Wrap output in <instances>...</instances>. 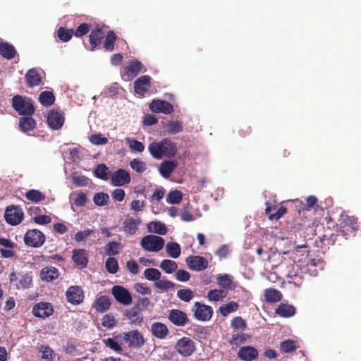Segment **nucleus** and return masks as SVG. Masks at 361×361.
Wrapping results in <instances>:
<instances>
[{
    "instance_id": "nucleus-37",
    "label": "nucleus",
    "mask_w": 361,
    "mask_h": 361,
    "mask_svg": "<svg viewBox=\"0 0 361 361\" xmlns=\"http://www.w3.org/2000/svg\"><path fill=\"white\" fill-rule=\"evenodd\" d=\"M25 197L27 200L35 203H38L46 199V196L44 193L35 189L27 191L25 194Z\"/></svg>"
},
{
    "instance_id": "nucleus-26",
    "label": "nucleus",
    "mask_w": 361,
    "mask_h": 361,
    "mask_svg": "<svg viewBox=\"0 0 361 361\" xmlns=\"http://www.w3.org/2000/svg\"><path fill=\"white\" fill-rule=\"evenodd\" d=\"M152 335L159 339H164L168 336L169 331L166 324L161 322H154L151 326Z\"/></svg>"
},
{
    "instance_id": "nucleus-7",
    "label": "nucleus",
    "mask_w": 361,
    "mask_h": 361,
    "mask_svg": "<svg viewBox=\"0 0 361 361\" xmlns=\"http://www.w3.org/2000/svg\"><path fill=\"white\" fill-rule=\"evenodd\" d=\"M174 348L183 357H189L195 351V342L189 337L184 336L176 342Z\"/></svg>"
},
{
    "instance_id": "nucleus-9",
    "label": "nucleus",
    "mask_w": 361,
    "mask_h": 361,
    "mask_svg": "<svg viewBox=\"0 0 361 361\" xmlns=\"http://www.w3.org/2000/svg\"><path fill=\"white\" fill-rule=\"evenodd\" d=\"M142 68L143 65L140 61L132 60L123 68L121 73V77L125 81H130L136 77Z\"/></svg>"
},
{
    "instance_id": "nucleus-3",
    "label": "nucleus",
    "mask_w": 361,
    "mask_h": 361,
    "mask_svg": "<svg viewBox=\"0 0 361 361\" xmlns=\"http://www.w3.org/2000/svg\"><path fill=\"white\" fill-rule=\"evenodd\" d=\"M338 224L340 226L338 233L343 236L353 235L359 228L357 219L354 216H349L345 212H342L340 215Z\"/></svg>"
},
{
    "instance_id": "nucleus-51",
    "label": "nucleus",
    "mask_w": 361,
    "mask_h": 361,
    "mask_svg": "<svg viewBox=\"0 0 361 361\" xmlns=\"http://www.w3.org/2000/svg\"><path fill=\"white\" fill-rule=\"evenodd\" d=\"M105 268L110 274H116L119 269L117 259L114 257H109L105 262Z\"/></svg>"
},
{
    "instance_id": "nucleus-32",
    "label": "nucleus",
    "mask_w": 361,
    "mask_h": 361,
    "mask_svg": "<svg viewBox=\"0 0 361 361\" xmlns=\"http://www.w3.org/2000/svg\"><path fill=\"white\" fill-rule=\"evenodd\" d=\"M35 126L36 122L31 116H25L19 119V127L24 133L32 130Z\"/></svg>"
},
{
    "instance_id": "nucleus-56",
    "label": "nucleus",
    "mask_w": 361,
    "mask_h": 361,
    "mask_svg": "<svg viewBox=\"0 0 361 361\" xmlns=\"http://www.w3.org/2000/svg\"><path fill=\"white\" fill-rule=\"evenodd\" d=\"M90 142L94 145H103L108 143V139L101 133L92 134L89 137Z\"/></svg>"
},
{
    "instance_id": "nucleus-50",
    "label": "nucleus",
    "mask_w": 361,
    "mask_h": 361,
    "mask_svg": "<svg viewBox=\"0 0 361 361\" xmlns=\"http://www.w3.org/2000/svg\"><path fill=\"white\" fill-rule=\"evenodd\" d=\"M177 296L180 300L189 302L194 298L195 295L192 290L183 288L178 290Z\"/></svg>"
},
{
    "instance_id": "nucleus-23",
    "label": "nucleus",
    "mask_w": 361,
    "mask_h": 361,
    "mask_svg": "<svg viewBox=\"0 0 361 361\" xmlns=\"http://www.w3.org/2000/svg\"><path fill=\"white\" fill-rule=\"evenodd\" d=\"M9 278L11 282L19 281L18 283L16 284V286L18 289L28 288L30 287L32 282V276L30 275V273L24 274L20 276V279H18V274L15 272H12L11 273Z\"/></svg>"
},
{
    "instance_id": "nucleus-12",
    "label": "nucleus",
    "mask_w": 361,
    "mask_h": 361,
    "mask_svg": "<svg viewBox=\"0 0 361 361\" xmlns=\"http://www.w3.org/2000/svg\"><path fill=\"white\" fill-rule=\"evenodd\" d=\"M66 297L69 303L77 305L82 302L85 298L84 291L80 286H71L67 289Z\"/></svg>"
},
{
    "instance_id": "nucleus-55",
    "label": "nucleus",
    "mask_w": 361,
    "mask_h": 361,
    "mask_svg": "<svg viewBox=\"0 0 361 361\" xmlns=\"http://www.w3.org/2000/svg\"><path fill=\"white\" fill-rule=\"evenodd\" d=\"M109 197L104 192H97L93 197V201L97 206H104L107 204Z\"/></svg>"
},
{
    "instance_id": "nucleus-31",
    "label": "nucleus",
    "mask_w": 361,
    "mask_h": 361,
    "mask_svg": "<svg viewBox=\"0 0 361 361\" xmlns=\"http://www.w3.org/2000/svg\"><path fill=\"white\" fill-rule=\"evenodd\" d=\"M142 312L137 310L134 307L130 310H127L125 316L129 319L133 324L135 325H140L143 322V317L141 314Z\"/></svg>"
},
{
    "instance_id": "nucleus-47",
    "label": "nucleus",
    "mask_w": 361,
    "mask_h": 361,
    "mask_svg": "<svg viewBox=\"0 0 361 361\" xmlns=\"http://www.w3.org/2000/svg\"><path fill=\"white\" fill-rule=\"evenodd\" d=\"M145 277L149 281H157L160 279L161 273L155 268H147L144 271Z\"/></svg>"
},
{
    "instance_id": "nucleus-21",
    "label": "nucleus",
    "mask_w": 361,
    "mask_h": 361,
    "mask_svg": "<svg viewBox=\"0 0 361 361\" xmlns=\"http://www.w3.org/2000/svg\"><path fill=\"white\" fill-rule=\"evenodd\" d=\"M104 26L99 24L95 25L92 29H91L90 34L89 35V40L90 45H100L102 39L105 36V32L104 30Z\"/></svg>"
},
{
    "instance_id": "nucleus-61",
    "label": "nucleus",
    "mask_w": 361,
    "mask_h": 361,
    "mask_svg": "<svg viewBox=\"0 0 361 361\" xmlns=\"http://www.w3.org/2000/svg\"><path fill=\"white\" fill-rule=\"evenodd\" d=\"M218 284L224 288H230L232 280L228 274L219 275L217 277Z\"/></svg>"
},
{
    "instance_id": "nucleus-33",
    "label": "nucleus",
    "mask_w": 361,
    "mask_h": 361,
    "mask_svg": "<svg viewBox=\"0 0 361 361\" xmlns=\"http://www.w3.org/2000/svg\"><path fill=\"white\" fill-rule=\"evenodd\" d=\"M264 299L267 302L274 303L282 299L281 293L275 288H267L264 292Z\"/></svg>"
},
{
    "instance_id": "nucleus-48",
    "label": "nucleus",
    "mask_w": 361,
    "mask_h": 361,
    "mask_svg": "<svg viewBox=\"0 0 361 361\" xmlns=\"http://www.w3.org/2000/svg\"><path fill=\"white\" fill-rule=\"evenodd\" d=\"M226 293L224 290L212 289L207 293V298L211 301H219L226 298Z\"/></svg>"
},
{
    "instance_id": "nucleus-40",
    "label": "nucleus",
    "mask_w": 361,
    "mask_h": 361,
    "mask_svg": "<svg viewBox=\"0 0 361 361\" xmlns=\"http://www.w3.org/2000/svg\"><path fill=\"white\" fill-rule=\"evenodd\" d=\"M109 173V168L104 164H99L97 165L94 169V176L104 180H108Z\"/></svg>"
},
{
    "instance_id": "nucleus-60",
    "label": "nucleus",
    "mask_w": 361,
    "mask_h": 361,
    "mask_svg": "<svg viewBox=\"0 0 361 361\" xmlns=\"http://www.w3.org/2000/svg\"><path fill=\"white\" fill-rule=\"evenodd\" d=\"M116 324V319L111 314H105L102 319V326L107 329L113 328Z\"/></svg>"
},
{
    "instance_id": "nucleus-58",
    "label": "nucleus",
    "mask_w": 361,
    "mask_h": 361,
    "mask_svg": "<svg viewBox=\"0 0 361 361\" xmlns=\"http://www.w3.org/2000/svg\"><path fill=\"white\" fill-rule=\"evenodd\" d=\"M104 343L106 346L109 347L111 350L120 353L122 351V348L119 343L112 338H108L103 340Z\"/></svg>"
},
{
    "instance_id": "nucleus-28",
    "label": "nucleus",
    "mask_w": 361,
    "mask_h": 361,
    "mask_svg": "<svg viewBox=\"0 0 361 361\" xmlns=\"http://www.w3.org/2000/svg\"><path fill=\"white\" fill-rule=\"evenodd\" d=\"M59 276V270L51 266L44 267L40 271V278L42 281L51 282Z\"/></svg>"
},
{
    "instance_id": "nucleus-34",
    "label": "nucleus",
    "mask_w": 361,
    "mask_h": 361,
    "mask_svg": "<svg viewBox=\"0 0 361 361\" xmlns=\"http://www.w3.org/2000/svg\"><path fill=\"white\" fill-rule=\"evenodd\" d=\"M276 313L283 317H289L295 314V309L291 305L281 304L276 310Z\"/></svg>"
},
{
    "instance_id": "nucleus-29",
    "label": "nucleus",
    "mask_w": 361,
    "mask_h": 361,
    "mask_svg": "<svg viewBox=\"0 0 361 361\" xmlns=\"http://www.w3.org/2000/svg\"><path fill=\"white\" fill-rule=\"evenodd\" d=\"M293 202L295 204L296 207H300L298 212V213H300L301 211H304L305 209L310 210L312 208L314 207L317 203V198L314 195L308 196L306 198V207L302 201L298 199L293 200Z\"/></svg>"
},
{
    "instance_id": "nucleus-8",
    "label": "nucleus",
    "mask_w": 361,
    "mask_h": 361,
    "mask_svg": "<svg viewBox=\"0 0 361 361\" xmlns=\"http://www.w3.org/2000/svg\"><path fill=\"white\" fill-rule=\"evenodd\" d=\"M4 217L7 224L17 226L23 221L24 213L19 207L10 205L6 208Z\"/></svg>"
},
{
    "instance_id": "nucleus-11",
    "label": "nucleus",
    "mask_w": 361,
    "mask_h": 361,
    "mask_svg": "<svg viewBox=\"0 0 361 361\" xmlns=\"http://www.w3.org/2000/svg\"><path fill=\"white\" fill-rule=\"evenodd\" d=\"M111 293L116 300L123 305H129L132 302L130 291L121 286H114Z\"/></svg>"
},
{
    "instance_id": "nucleus-2",
    "label": "nucleus",
    "mask_w": 361,
    "mask_h": 361,
    "mask_svg": "<svg viewBox=\"0 0 361 361\" xmlns=\"http://www.w3.org/2000/svg\"><path fill=\"white\" fill-rule=\"evenodd\" d=\"M11 104L13 109L21 116H32L35 111L32 99L22 95L13 96Z\"/></svg>"
},
{
    "instance_id": "nucleus-62",
    "label": "nucleus",
    "mask_w": 361,
    "mask_h": 361,
    "mask_svg": "<svg viewBox=\"0 0 361 361\" xmlns=\"http://www.w3.org/2000/svg\"><path fill=\"white\" fill-rule=\"evenodd\" d=\"M94 231L92 229H87L81 231H78L75 235V240L77 242H82L87 239L90 235L94 234Z\"/></svg>"
},
{
    "instance_id": "nucleus-24",
    "label": "nucleus",
    "mask_w": 361,
    "mask_h": 361,
    "mask_svg": "<svg viewBox=\"0 0 361 361\" xmlns=\"http://www.w3.org/2000/svg\"><path fill=\"white\" fill-rule=\"evenodd\" d=\"M177 166L178 162L176 160H165L159 165V171L162 177L168 178Z\"/></svg>"
},
{
    "instance_id": "nucleus-16",
    "label": "nucleus",
    "mask_w": 361,
    "mask_h": 361,
    "mask_svg": "<svg viewBox=\"0 0 361 361\" xmlns=\"http://www.w3.org/2000/svg\"><path fill=\"white\" fill-rule=\"evenodd\" d=\"M32 312L36 317L46 318L53 314L54 309L51 303L39 302L33 306Z\"/></svg>"
},
{
    "instance_id": "nucleus-39",
    "label": "nucleus",
    "mask_w": 361,
    "mask_h": 361,
    "mask_svg": "<svg viewBox=\"0 0 361 361\" xmlns=\"http://www.w3.org/2000/svg\"><path fill=\"white\" fill-rule=\"evenodd\" d=\"M239 308V304L231 301L227 304H224L219 307V312L223 317L228 316L230 313L237 311Z\"/></svg>"
},
{
    "instance_id": "nucleus-6",
    "label": "nucleus",
    "mask_w": 361,
    "mask_h": 361,
    "mask_svg": "<svg viewBox=\"0 0 361 361\" xmlns=\"http://www.w3.org/2000/svg\"><path fill=\"white\" fill-rule=\"evenodd\" d=\"M45 240V235L38 229L29 230L24 235V243L28 247H39Z\"/></svg>"
},
{
    "instance_id": "nucleus-45",
    "label": "nucleus",
    "mask_w": 361,
    "mask_h": 361,
    "mask_svg": "<svg viewBox=\"0 0 361 361\" xmlns=\"http://www.w3.org/2000/svg\"><path fill=\"white\" fill-rule=\"evenodd\" d=\"M296 342L293 340L288 339L281 343L280 350L285 353H290L297 349Z\"/></svg>"
},
{
    "instance_id": "nucleus-64",
    "label": "nucleus",
    "mask_w": 361,
    "mask_h": 361,
    "mask_svg": "<svg viewBox=\"0 0 361 361\" xmlns=\"http://www.w3.org/2000/svg\"><path fill=\"white\" fill-rule=\"evenodd\" d=\"M150 300L148 298H140L134 305V307L140 312H142L143 310L147 309Z\"/></svg>"
},
{
    "instance_id": "nucleus-43",
    "label": "nucleus",
    "mask_w": 361,
    "mask_h": 361,
    "mask_svg": "<svg viewBox=\"0 0 361 361\" xmlns=\"http://www.w3.org/2000/svg\"><path fill=\"white\" fill-rule=\"evenodd\" d=\"M39 352L41 353L42 358L45 361H54L55 354L53 350L49 345H42L39 347Z\"/></svg>"
},
{
    "instance_id": "nucleus-5",
    "label": "nucleus",
    "mask_w": 361,
    "mask_h": 361,
    "mask_svg": "<svg viewBox=\"0 0 361 361\" xmlns=\"http://www.w3.org/2000/svg\"><path fill=\"white\" fill-rule=\"evenodd\" d=\"M191 312L195 319L201 322H207L211 319L213 315V309L211 306L195 302L191 307Z\"/></svg>"
},
{
    "instance_id": "nucleus-10",
    "label": "nucleus",
    "mask_w": 361,
    "mask_h": 361,
    "mask_svg": "<svg viewBox=\"0 0 361 361\" xmlns=\"http://www.w3.org/2000/svg\"><path fill=\"white\" fill-rule=\"evenodd\" d=\"M123 338L128 347L133 348H140L145 343L143 335L138 330H131L125 332Z\"/></svg>"
},
{
    "instance_id": "nucleus-42",
    "label": "nucleus",
    "mask_w": 361,
    "mask_h": 361,
    "mask_svg": "<svg viewBox=\"0 0 361 361\" xmlns=\"http://www.w3.org/2000/svg\"><path fill=\"white\" fill-rule=\"evenodd\" d=\"M39 102L44 106H51L55 101L53 92L49 91L42 92L39 96Z\"/></svg>"
},
{
    "instance_id": "nucleus-30",
    "label": "nucleus",
    "mask_w": 361,
    "mask_h": 361,
    "mask_svg": "<svg viewBox=\"0 0 361 361\" xmlns=\"http://www.w3.org/2000/svg\"><path fill=\"white\" fill-rule=\"evenodd\" d=\"M140 220H136L133 218H127L123 221V231L128 235H134L137 231V226L140 224Z\"/></svg>"
},
{
    "instance_id": "nucleus-44",
    "label": "nucleus",
    "mask_w": 361,
    "mask_h": 361,
    "mask_svg": "<svg viewBox=\"0 0 361 361\" xmlns=\"http://www.w3.org/2000/svg\"><path fill=\"white\" fill-rule=\"evenodd\" d=\"M73 36V29H66L63 27H60L57 30V37L63 42H67Z\"/></svg>"
},
{
    "instance_id": "nucleus-22",
    "label": "nucleus",
    "mask_w": 361,
    "mask_h": 361,
    "mask_svg": "<svg viewBox=\"0 0 361 361\" xmlns=\"http://www.w3.org/2000/svg\"><path fill=\"white\" fill-rule=\"evenodd\" d=\"M258 355L257 350L250 345L240 348L238 353V357L243 361H252L257 358Z\"/></svg>"
},
{
    "instance_id": "nucleus-52",
    "label": "nucleus",
    "mask_w": 361,
    "mask_h": 361,
    "mask_svg": "<svg viewBox=\"0 0 361 361\" xmlns=\"http://www.w3.org/2000/svg\"><path fill=\"white\" fill-rule=\"evenodd\" d=\"M16 54L15 47H0V55L4 59H12Z\"/></svg>"
},
{
    "instance_id": "nucleus-4",
    "label": "nucleus",
    "mask_w": 361,
    "mask_h": 361,
    "mask_svg": "<svg viewBox=\"0 0 361 361\" xmlns=\"http://www.w3.org/2000/svg\"><path fill=\"white\" fill-rule=\"evenodd\" d=\"M164 244V239L155 235H145L140 242L142 248L147 252H159L163 249Z\"/></svg>"
},
{
    "instance_id": "nucleus-49",
    "label": "nucleus",
    "mask_w": 361,
    "mask_h": 361,
    "mask_svg": "<svg viewBox=\"0 0 361 361\" xmlns=\"http://www.w3.org/2000/svg\"><path fill=\"white\" fill-rule=\"evenodd\" d=\"M182 199V192L177 190L170 191L166 196V202L169 204H178Z\"/></svg>"
},
{
    "instance_id": "nucleus-59",
    "label": "nucleus",
    "mask_w": 361,
    "mask_h": 361,
    "mask_svg": "<svg viewBox=\"0 0 361 361\" xmlns=\"http://www.w3.org/2000/svg\"><path fill=\"white\" fill-rule=\"evenodd\" d=\"M119 246H120V243H118L117 242H115V241L109 242L106 245V247H105L106 254L108 255H117L119 252V251H118Z\"/></svg>"
},
{
    "instance_id": "nucleus-46",
    "label": "nucleus",
    "mask_w": 361,
    "mask_h": 361,
    "mask_svg": "<svg viewBox=\"0 0 361 361\" xmlns=\"http://www.w3.org/2000/svg\"><path fill=\"white\" fill-rule=\"evenodd\" d=\"M231 327L234 331H243L247 328V323L241 317H235L231 320Z\"/></svg>"
},
{
    "instance_id": "nucleus-19",
    "label": "nucleus",
    "mask_w": 361,
    "mask_h": 361,
    "mask_svg": "<svg viewBox=\"0 0 361 361\" xmlns=\"http://www.w3.org/2000/svg\"><path fill=\"white\" fill-rule=\"evenodd\" d=\"M47 124L54 130L60 129L64 123V116L61 112L51 110L47 115Z\"/></svg>"
},
{
    "instance_id": "nucleus-27",
    "label": "nucleus",
    "mask_w": 361,
    "mask_h": 361,
    "mask_svg": "<svg viewBox=\"0 0 361 361\" xmlns=\"http://www.w3.org/2000/svg\"><path fill=\"white\" fill-rule=\"evenodd\" d=\"M111 305V300L107 295H101L95 300L92 307L97 312L102 313L109 310Z\"/></svg>"
},
{
    "instance_id": "nucleus-63",
    "label": "nucleus",
    "mask_w": 361,
    "mask_h": 361,
    "mask_svg": "<svg viewBox=\"0 0 361 361\" xmlns=\"http://www.w3.org/2000/svg\"><path fill=\"white\" fill-rule=\"evenodd\" d=\"M176 279L181 282H186L190 279V274L184 269H178L176 271Z\"/></svg>"
},
{
    "instance_id": "nucleus-35",
    "label": "nucleus",
    "mask_w": 361,
    "mask_h": 361,
    "mask_svg": "<svg viewBox=\"0 0 361 361\" xmlns=\"http://www.w3.org/2000/svg\"><path fill=\"white\" fill-rule=\"evenodd\" d=\"M147 228L150 233L159 235H165L167 233L166 225L160 221H152L148 224Z\"/></svg>"
},
{
    "instance_id": "nucleus-13",
    "label": "nucleus",
    "mask_w": 361,
    "mask_h": 361,
    "mask_svg": "<svg viewBox=\"0 0 361 361\" xmlns=\"http://www.w3.org/2000/svg\"><path fill=\"white\" fill-rule=\"evenodd\" d=\"M168 319L176 326H185L190 322L187 314L178 309L171 310L169 312Z\"/></svg>"
},
{
    "instance_id": "nucleus-15",
    "label": "nucleus",
    "mask_w": 361,
    "mask_h": 361,
    "mask_svg": "<svg viewBox=\"0 0 361 361\" xmlns=\"http://www.w3.org/2000/svg\"><path fill=\"white\" fill-rule=\"evenodd\" d=\"M188 267L196 271L204 270L208 267V261L204 257L197 255H190L185 259Z\"/></svg>"
},
{
    "instance_id": "nucleus-36",
    "label": "nucleus",
    "mask_w": 361,
    "mask_h": 361,
    "mask_svg": "<svg viewBox=\"0 0 361 361\" xmlns=\"http://www.w3.org/2000/svg\"><path fill=\"white\" fill-rule=\"evenodd\" d=\"M169 134H177L183 130V123L178 121H169L164 125Z\"/></svg>"
},
{
    "instance_id": "nucleus-54",
    "label": "nucleus",
    "mask_w": 361,
    "mask_h": 361,
    "mask_svg": "<svg viewBox=\"0 0 361 361\" xmlns=\"http://www.w3.org/2000/svg\"><path fill=\"white\" fill-rule=\"evenodd\" d=\"M174 283L169 280H159L154 283V286L162 291H167L168 290L173 288Z\"/></svg>"
},
{
    "instance_id": "nucleus-20",
    "label": "nucleus",
    "mask_w": 361,
    "mask_h": 361,
    "mask_svg": "<svg viewBox=\"0 0 361 361\" xmlns=\"http://www.w3.org/2000/svg\"><path fill=\"white\" fill-rule=\"evenodd\" d=\"M72 259L78 268L83 269L88 264V253L84 249H75L73 250Z\"/></svg>"
},
{
    "instance_id": "nucleus-14",
    "label": "nucleus",
    "mask_w": 361,
    "mask_h": 361,
    "mask_svg": "<svg viewBox=\"0 0 361 361\" xmlns=\"http://www.w3.org/2000/svg\"><path fill=\"white\" fill-rule=\"evenodd\" d=\"M130 180V173L126 169H119L111 176V181L114 186H124L129 184Z\"/></svg>"
},
{
    "instance_id": "nucleus-18",
    "label": "nucleus",
    "mask_w": 361,
    "mask_h": 361,
    "mask_svg": "<svg viewBox=\"0 0 361 361\" xmlns=\"http://www.w3.org/2000/svg\"><path fill=\"white\" fill-rule=\"evenodd\" d=\"M151 77L149 75H142L134 82L135 92L137 94L144 97L151 86Z\"/></svg>"
},
{
    "instance_id": "nucleus-38",
    "label": "nucleus",
    "mask_w": 361,
    "mask_h": 361,
    "mask_svg": "<svg viewBox=\"0 0 361 361\" xmlns=\"http://www.w3.org/2000/svg\"><path fill=\"white\" fill-rule=\"evenodd\" d=\"M166 252L168 256L176 259L181 253V247L180 245L176 242L168 243L166 245Z\"/></svg>"
},
{
    "instance_id": "nucleus-57",
    "label": "nucleus",
    "mask_w": 361,
    "mask_h": 361,
    "mask_svg": "<svg viewBox=\"0 0 361 361\" xmlns=\"http://www.w3.org/2000/svg\"><path fill=\"white\" fill-rule=\"evenodd\" d=\"M130 167L137 173H143L146 169V164L138 159H133L130 162Z\"/></svg>"
},
{
    "instance_id": "nucleus-53",
    "label": "nucleus",
    "mask_w": 361,
    "mask_h": 361,
    "mask_svg": "<svg viewBox=\"0 0 361 361\" xmlns=\"http://www.w3.org/2000/svg\"><path fill=\"white\" fill-rule=\"evenodd\" d=\"M90 30V25L82 23L80 24L75 30H73V36L82 37L87 35Z\"/></svg>"
},
{
    "instance_id": "nucleus-1",
    "label": "nucleus",
    "mask_w": 361,
    "mask_h": 361,
    "mask_svg": "<svg viewBox=\"0 0 361 361\" xmlns=\"http://www.w3.org/2000/svg\"><path fill=\"white\" fill-rule=\"evenodd\" d=\"M148 150L151 156L156 159H161L164 157L171 158L176 154L177 146L171 140L164 138L160 142L149 144Z\"/></svg>"
},
{
    "instance_id": "nucleus-25",
    "label": "nucleus",
    "mask_w": 361,
    "mask_h": 361,
    "mask_svg": "<svg viewBox=\"0 0 361 361\" xmlns=\"http://www.w3.org/2000/svg\"><path fill=\"white\" fill-rule=\"evenodd\" d=\"M25 79L29 87L38 86L42 83V81L40 74L35 68H31L27 71L25 75Z\"/></svg>"
},
{
    "instance_id": "nucleus-17",
    "label": "nucleus",
    "mask_w": 361,
    "mask_h": 361,
    "mask_svg": "<svg viewBox=\"0 0 361 361\" xmlns=\"http://www.w3.org/2000/svg\"><path fill=\"white\" fill-rule=\"evenodd\" d=\"M152 112L171 114L174 111L173 106L169 102L161 99H154L149 105Z\"/></svg>"
},
{
    "instance_id": "nucleus-41",
    "label": "nucleus",
    "mask_w": 361,
    "mask_h": 361,
    "mask_svg": "<svg viewBox=\"0 0 361 361\" xmlns=\"http://www.w3.org/2000/svg\"><path fill=\"white\" fill-rule=\"evenodd\" d=\"M159 267L166 274H172L178 269V264L175 261L164 259L161 262Z\"/></svg>"
}]
</instances>
